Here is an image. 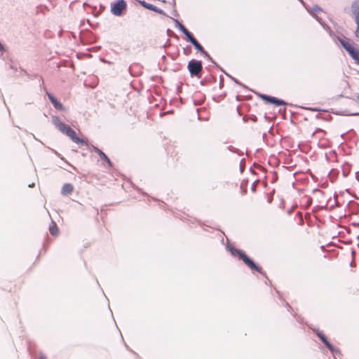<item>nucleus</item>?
<instances>
[{
    "mask_svg": "<svg viewBox=\"0 0 359 359\" xmlns=\"http://www.w3.org/2000/svg\"><path fill=\"white\" fill-rule=\"evenodd\" d=\"M230 252L233 256H237L241 259L250 269L256 271L260 273H262V269L255 264L254 262L241 250L231 248Z\"/></svg>",
    "mask_w": 359,
    "mask_h": 359,
    "instance_id": "f257e3e1",
    "label": "nucleus"
},
{
    "mask_svg": "<svg viewBox=\"0 0 359 359\" xmlns=\"http://www.w3.org/2000/svg\"><path fill=\"white\" fill-rule=\"evenodd\" d=\"M187 68L192 76H196L198 79L201 77V72L203 70L201 61L191 60L189 62Z\"/></svg>",
    "mask_w": 359,
    "mask_h": 359,
    "instance_id": "f03ea898",
    "label": "nucleus"
},
{
    "mask_svg": "<svg viewBox=\"0 0 359 359\" xmlns=\"http://www.w3.org/2000/svg\"><path fill=\"white\" fill-rule=\"evenodd\" d=\"M127 9V3L124 0H118L111 4V12L116 16L123 15Z\"/></svg>",
    "mask_w": 359,
    "mask_h": 359,
    "instance_id": "7ed1b4c3",
    "label": "nucleus"
},
{
    "mask_svg": "<svg viewBox=\"0 0 359 359\" xmlns=\"http://www.w3.org/2000/svg\"><path fill=\"white\" fill-rule=\"evenodd\" d=\"M341 43L342 45V46L345 48V50L349 53V55L355 61V62L358 65H359V50L355 48L354 47V46L352 43H351L349 41L341 40Z\"/></svg>",
    "mask_w": 359,
    "mask_h": 359,
    "instance_id": "20e7f679",
    "label": "nucleus"
},
{
    "mask_svg": "<svg viewBox=\"0 0 359 359\" xmlns=\"http://www.w3.org/2000/svg\"><path fill=\"white\" fill-rule=\"evenodd\" d=\"M261 97L263 100H265L266 102L274 104L276 106H281L285 104V102L283 100H279L275 97H271L266 95H262Z\"/></svg>",
    "mask_w": 359,
    "mask_h": 359,
    "instance_id": "39448f33",
    "label": "nucleus"
},
{
    "mask_svg": "<svg viewBox=\"0 0 359 359\" xmlns=\"http://www.w3.org/2000/svg\"><path fill=\"white\" fill-rule=\"evenodd\" d=\"M67 136L75 143L80 144L82 145H88V141L85 140L77 136L76 132L72 129L71 131H69V134Z\"/></svg>",
    "mask_w": 359,
    "mask_h": 359,
    "instance_id": "423d86ee",
    "label": "nucleus"
},
{
    "mask_svg": "<svg viewBox=\"0 0 359 359\" xmlns=\"http://www.w3.org/2000/svg\"><path fill=\"white\" fill-rule=\"evenodd\" d=\"M55 126L60 132L66 135H67L69 134V131H71L72 129L69 125H67L57 119L55 121Z\"/></svg>",
    "mask_w": 359,
    "mask_h": 359,
    "instance_id": "0eeeda50",
    "label": "nucleus"
},
{
    "mask_svg": "<svg viewBox=\"0 0 359 359\" xmlns=\"http://www.w3.org/2000/svg\"><path fill=\"white\" fill-rule=\"evenodd\" d=\"M351 11L354 16L355 22H359V0L355 1L352 4Z\"/></svg>",
    "mask_w": 359,
    "mask_h": 359,
    "instance_id": "6e6552de",
    "label": "nucleus"
},
{
    "mask_svg": "<svg viewBox=\"0 0 359 359\" xmlns=\"http://www.w3.org/2000/svg\"><path fill=\"white\" fill-rule=\"evenodd\" d=\"M47 95L55 109L59 110L63 109L62 104L58 102L51 93H47Z\"/></svg>",
    "mask_w": 359,
    "mask_h": 359,
    "instance_id": "1a4fd4ad",
    "label": "nucleus"
},
{
    "mask_svg": "<svg viewBox=\"0 0 359 359\" xmlns=\"http://www.w3.org/2000/svg\"><path fill=\"white\" fill-rule=\"evenodd\" d=\"M141 4L146 8L149 9V10H151V11H155L156 13H158L160 14H162L163 13V11L161 9H159L158 8H157L156 6L153 5V4H149V3H147L145 1H142L141 2Z\"/></svg>",
    "mask_w": 359,
    "mask_h": 359,
    "instance_id": "9d476101",
    "label": "nucleus"
},
{
    "mask_svg": "<svg viewBox=\"0 0 359 359\" xmlns=\"http://www.w3.org/2000/svg\"><path fill=\"white\" fill-rule=\"evenodd\" d=\"M74 187L71 184H65L62 188L61 193L63 195H68L72 193Z\"/></svg>",
    "mask_w": 359,
    "mask_h": 359,
    "instance_id": "9b49d317",
    "label": "nucleus"
},
{
    "mask_svg": "<svg viewBox=\"0 0 359 359\" xmlns=\"http://www.w3.org/2000/svg\"><path fill=\"white\" fill-rule=\"evenodd\" d=\"M49 231L51 235L57 236L59 233V229L57 224L52 221L51 224L49 226Z\"/></svg>",
    "mask_w": 359,
    "mask_h": 359,
    "instance_id": "f8f14e48",
    "label": "nucleus"
},
{
    "mask_svg": "<svg viewBox=\"0 0 359 359\" xmlns=\"http://www.w3.org/2000/svg\"><path fill=\"white\" fill-rule=\"evenodd\" d=\"M191 43L194 46L195 48L201 52L203 55L208 56V53L204 50L203 46L198 42L197 40L194 41V43Z\"/></svg>",
    "mask_w": 359,
    "mask_h": 359,
    "instance_id": "ddd939ff",
    "label": "nucleus"
},
{
    "mask_svg": "<svg viewBox=\"0 0 359 359\" xmlns=\"http://www.w3.org/2000/svg\"><path fill=\"white\" fill-rule=\"evenodd\" d=\"M317 335L328 348L332 349V345L329 343L326 337L322 332H318Z\"/></svg>",
    "mask_w": 359,
    "mask_h": 359,
    "instance_id": "4468645a",
    "label": "nucleus"
},
{
    "mask_svg": "<svg viewBox=\"0 0 359 359\" xmlns=\"http://www.w3.org/2000/svg\"><path fill=\"white\" fill-rule=\"evenodd\" d=\"M96 151L101 158L106 161L109 164H111V161H110L109 158L107 156V155L103 151H102L99 149H96Z\"/></svg>",
    "mask_w": 359,
    "mask_h": 359,
    "instance_id": "2eb2a0df",
    "label": "nucleus"
},
{
    "mask_svg": "<svg viewBox=\"0 0 359 359\" xmlns=\"http://www.w3.org/2000/svg\"><path fill=\"white\" fill-rule=\"evenodd\" d=\"M325 135V133L324 130L318 129L316 132L313 133V136L314 137H317L318 136L320 137V136Z\"/></svg>",
    "mask_w": 359,
    "mask_h": 359,
    "instance_id": "dca6fc26",
    "label": "nucleus"
},
{
    "mask_svg": "<svg viewBox=\"0 0 359 359\" xmlns=\"http://www.w3.org/2000/svg\"><path fill=\"white\" fill-rule=\"evenodd\" d=\"M187 38L188 39L189 41H190L191 43H194V41H196V39L194 37V36L191 34V33L190 32V34H189L188 36H187Z\"/></svg>",
    "mask_w": 359,
    "mask_h": 359,
    "instance_id": "f3484780",
    "label": "nucleus"
},
{
    "mask_svg": "<svg viewBox=\"0 0 359 359\" xmlns=\"http://www.w3.org/2000/svg\"><path fill=\"white\" fill-rule=\"evenodd\" d=\"M357 25V27L355 32V37L359 40V22H355Z\"/></svg>",
    "mask_w": 359,
    "mask_h": 359,
    "instance_id": "a211bd4d",
    "label": "nucleus"
},
{
    "mask_svg": "<svg viewBox=\"0 0 359 359\" xmlns=\"http://www.w3.org/2000/svg\"><path fill=\"white\" fill-rule=\"evenodd\" d=\"M182 31L184 34L186 33V31H189L187 28H185L184 26H182Z\"/></svg>",
    "mask_w": 359,
    "mask_h": 359,
    "instance_id": "6ab92c4d",
    "label": "nucleus"
},
{
    "mask_svg": "<svg viewBox=\"0 0 359 359\" xmlns=\"http://www.w3.org/2000/svg\"><path fill=\"white\" fill-rule=\"evenodd\" d=\"M326 144H327V142H323V145H321V146H322V147H327V145H326Z\"/></svg>",
    "mask_w": 359,
    "mask_h": 359,
    "instance_id": "aec40b11",
    "label": "nucleus"
},
{
    "mask_svg": "<svg viewBox=\"0 0 359 359\" xmlns=\"http://www.w3.org/2000/svg\"><path fill=\"white\" fill-rule=\"evenodd\" d=\"M189 34H190V32L189 31H186V33L184 34L187 36L189 35Z\"/></svg>",
    "mask_w": 359,
    "mask_h": 359,
    "instance_id": "412c9836",
    "label": "nucleus"
},
{
    "mask_svg": "<svg viewBox=\"0 0 359 359\" xmlns=\"http://www.w3.org/2000/svg\"><path fill=\"white\" fill-rule=\"evenodd\" d=\"M39 359H46V358L45 357H43V356H41V357L39 358Z\"/></svg>",
    "mask_w": 359,
    "mask_h": 359,
    "instance_id": "4be33fe9",
    "label": "nucleus"
},
{
    "mask_svg": "<svg viewBox=\"0 0 359 359\" xmlns=\"http://www.w3.org/2000/svg\"><path fill=\"white\" fill-rule=\"evenodd\" d=\"M3 49V46H1V44L0 43V50H2Z\"/></svg>",
    "mask_w": 359,
    "mask_h": 359,
    "instance_id": "5701e85b",
    "label": "nucleus"
}]
</instances>
